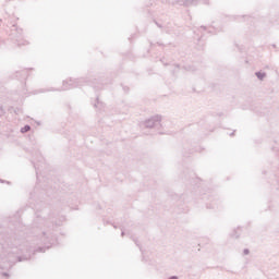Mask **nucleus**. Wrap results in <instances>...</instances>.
<instances>
[{
    "instance_id": "obj_3",
    "label": "nucleus",
    "mask_w": 279,
    "mask_h": 279,
    "mask_svg": "<svg viewBox=\"0 0 279 279\" xmlns=\"http://www.w3.org/2000/svg\"><path fill=\"white\" fill-rule=\"evenodd\" d=\"M170 279H178V278H175V277H172V278H170Z\"/></svg>"
},
{
    "instance_id": "obj_2",
    "label": "nucleus",
    "mask_w": 279,
    "mask_h": 279,
    "mask_svg": "<svg viewBox=\"0 0 279 279\" xmlns=\"http://www.w3.org/2000/svg\"><path fill=\"white\" fill-rule=\"evenodd\" d=\"M256 75H257V77H258L259 80H263V77H265V74H263V73H256Z\"/></svg>"
},
{
    "instance_id": "obj_1",
    "label": "nucleus",
    "mask_w": 279,
    "mask_h": 279,
    "mask_svg": "<svg viewBox=\"0 0 279 279\" xmlns=\"http://www.w3.org/2000/svg\"><path fill=\"white\" fill-rule=\"evenodd\" d=\"M29 130H31L29 125H26V126H24V128L22 129V132H29Z\"/></svg>"
}]
</instances>
